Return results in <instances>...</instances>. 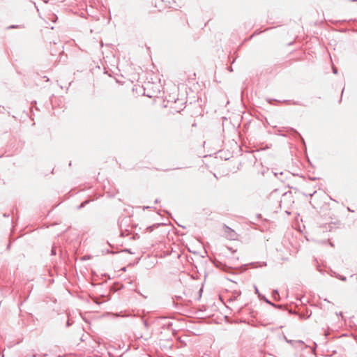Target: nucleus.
<instances>
[{
    "instance_id": "obj_1",
    "label": "nucleus",
    "mask_w": 357,
    "mask_h": 357,
    "mask_svg": "<svg viewBox=\"0 0 357 357\" xmlns=\"http://www.w3.org/2000/svg\"><path fill=\"white\" fill-rule=\"evenodd\" d=\"M255 294H257L259 300L264 301L267 304L271 305L274 308L279 309V310H283V306L282 305H278L273 302H271L269 299H268V297H266L264 295L261 294L257 287L255 286Z\"/></svg>"
},
{
    "instance_id": "obj_2",
    "label": "nucleus",
    "mask_w": 357,
    "mask_h": 357,
    "mask_svg": "<svg viewBox=\"0 0 357 357\" xmlns=\"http://www.w3.org/2000/svg\"><path fill=\"white\" fill-rule=\"evenodd\" d=\"M222 227L224 230V236L225 238L232 241L236 240L238 238V234L233 229L226 225L225 224L223 225Z\"/></svg>"
},
{
    "instance_id": "obj_3",
    "label": "nucleus",
    "mask_w": 357,
    "mask_h": 357,
    "mask_svg": "<svg viewBox=\"0 0 357 357\" xmlns=\"http://www.w3.org/2000/svg\"><path fill=\"white\" fill-rule=\"evenodd\" d=\"M266 266H267V264L265 261H264L262 263L257 261V262H251L248 264H243L240 267V268H241V271H245L247 268V266H250L252 268H257L259 267Z\"/></svg>"
},
{
    "instance_id": "obj_4",
    "label": "nucleus",
    "mask_w": 357,
    "mask_h": 357,
    "mask_svg": "<svg viewBox=\"0 0 357 357\" xmlns=\"http://www.w3.org/2000/svg\"><path fill=\"white\" fill-rule=\"evenodd\" d=\"M214 265L216 268H218L224 271H226V272H229L230 270L231 269V267L227 266V264L218 261V260H215L214 261Z\"/></svg>"
},
{
    "instance_id": "obj_5",
    "label": "nucleus",
    "mask_w": 357,
    "mask_h": 357,
    "mask_svg": "<svg viewBox=\"0 0 357 357\" xmlns=\"http://www.w3.org/2000/svg\"><path fill=\"white\" fill-rule=\"evenodd\" d=\"M287 131L289 132L291 135H294L298 137L300 139L302 144L304 145L305 148L306 149V144H305V142L304 139L296 129H294L293 128H288Z\"/></svg>"
},
{
    "instance_id": "obj_6",
    "label": "nucleus",
    "mask_w": 357,
    "mask_h": 357,
    "mask_svg": "<svg viewBox=\"0 0 357 357\" xmlns=\"http://www.w3.org/2000/svg\"><path fill=\"white\" fill-rule=\"evenodd\" d=\"M271 173L273 174L274 176H277L278 174L284 176L286 177V178H288L290 176V175H291L293 176H298V174H291L289 171H284V172H274L271 171Z\"/></svg>"
},
{
    "instance_id": "obj_7",
    "label": "nucleus",
    "mask_w": 357,
    "mask_h": 357,
    "mask_svg": "<svg viewBox=\"0 0 357 357\" xmlns=\"http://www.w3.org/2000/svg\"><path fill=\"white\" fill-rule=\"evenodd\" d=\"M272 297L276 301H279L280 300V296L279 294V291L278 289H273L272 291Z\"/></svg>"
},
{
    "instance_id": "obj_8",
    "label": "nucleus",
    "mask_w": 357,
    "mask_h": 357,
    "mask_svg": "<svg viewBox=\"0 0 357 357\" xmlns=\"http://www.w3.org/2000/svg\"><path fill=\"white\" fill-rule=\"evenodd\" d=\"M91 201H93V199H86V200L83 201L79 206H77V208L78 210L83 208L88 204H89Z\"/></svg>"
},
{
    "instance_id": "obj_9",
    "label": "nucleus",
    "mask_w": 357,
    "mask_h": 357,
    "mask_svg": "<svg viewBox=\"0 0 357 357\" xmlns=\"http://www.w3.org/2000/svg\"><path fill=\"white\" fill-rule=\"evenodd\" d=\"M160 225L161 224L160 223L153 224V225L147 227L146 229L148 232H151L154 229L159 227Z\"/></svg>"
},
{
    "instance_id": "obj_10",
    "label": "nucleus",
    "mask_w": 357,
    "mask_h": 357,
    "mask_svg": "<svg viewBox=\"0 0 357 357\" xmlns=\"http://www.w3.org/2000/svg\"><path fill=\"white\" fill-rule=\"evenodd\" d=\"M241 291H234L233 296L229 299V301H233L237 299V298L241 295Z\"/></svg>"
},
{
    "instance_id": "obj_11",
    "label": "nucleus",
    "mask_w": 357,
    "mask_h": 357,
    "mask_svg": "<svg viewBox=\"0 0 357 357\" xmlns=\"http://www.w3.org/2000/svg\"><path fill=\"white\" fill-rule=\"evenodd\" d=\"M317 192L316 190H313V191H303L302 192V194L306 197H312L315 193Z\"/></svg>"
},
{
    "instance_id": "obj_12",
    "label": "nucleus",
    "mask_w": 357,
    "mask_h": 357,
    "mask_svg": "<svg viewBox=\"0 0 357 357\" xmlns=\"http://www.w3.org/2000/svg\"><path fill=\"white\" fill-rule=\"evenodd\" d=\"M333 274H334L335 277H336L339 280L344 281V282L347 281V277H345L344 275H340L336 273L335 272H334Z\"/></svg>"
},
{
    "instance_id": "obj_13",
    "label": "nucleus",
    "mask_w": 357,
    "mask_h": 357,
    "mask_svg": "<svg viewBox=\"0 0 357 357\" xmlns=\"http://www.w3.org/2000/svg\"><path fill=\"white\" fill-rule=\"evenodd\" d=\"M283 102H287V103L291 102L293 105H303L301 103H300L298 101L284 100Z\"/></svg>"
},
{
    "instance_id": "obj_14",
    "label": "nucleus",
    "mask_w": 357,
    "mask_h": 357,
    "mask_svg": "<svg viewBox=\"0 0 357 357\" xmlns=\"http://www.w3.org/2000/svg\"><path fill=\"white\" fill-rule=\"evenodd\" d=\"M128 220V218L126 217L123 218L120 222H119V227L121 229L123 222H125V223H127Z\"/></svg>"
},
{
    "instance_id": "obj_15",
    "label": "nucleus",
    "mask_w": 357,
    "mask_h": 357,
    "mask_svg": "<svg viewBox=\"0 0 357 357\" xmlns=\"http://www.w3.org/2000/svg\"><path fill=\"white\" fill-rule=\"evenodd\" d=\"M17 28H24V25H10L8 27V29H17Z\"/></svg>"
},
{
    "instance_id": "obj_16",
    "label": "nucleus",
    "mask_w": 357,
    "mask_h": 357,
    "mask_svg": "<svg viewBox=\"0 0 357 357\" xmlns=\"http://www.w3.org/2000/svg\"><path fill=\"white\" fill-rule=\"evenodd\" d=\"M56 255V250L55 246H52L51 250V255Z\"/></svg>"
},
{
    "instance_id": "obj_17",
    "label": "nucleus",
    "mask_w": 357,
    "mask_h": 357,
    "mask_svg": "<svg viewBox=\"0 0 357 357\" xmlns=\"http://www.w3.org/2000/svg\"><path fill=\"white\" fill-rule=\"evenodd\" d=\"M143 324L146 328H148L149 327V324L147 320L143 319Z\"/></svg>"
},
{
    "instance_id": "obj_18",
    "label": "nucleus",
    "mask_w": 357,
    "mask_h": 357,
    "mask_svg": "<svg viewBox=\"0 0 357 357\" xmlns=\"http://www.w3.org/2000/svg\"><path fill=\"white\" fill-rule=\"evenodd\" d=\"M121 252H127V253H130V254H133V252L129 248H125V249L122 250Z\"/></svg>"
},
{
    "instance_id": "obj_19",
    "label": "nucleus",
    "mask_w": 357,
    "mask_h": 357,
    "mask_svg": "<svg viewBox=\"0 0 357 357\" xmlns=\"http://www.w3.org/2000/svg\"><path fill=\"white\" fill-rule=\"evenodd\" d=\"M333 73L334 74H337V68L336 67H333Z\"/></svg>"
},
{
    "instance_id": "obj_20",
    "label": "nucleus",
    "mask_w": 357,
    "mask_h": 357,
    "mask_svg": "<svg viewBox=\"0 0 357 357\" xmlns=\"http://www.w3.org/2000/svg\"><path fill=\"white\" fill-rule=\"evenodd\" d=\"M93 301H94V303H96L98 305H100L102 303V302L99 301L97 298L94 299Z\"/></svg>"
},
{
    "instance_id": "obj_21",
    "label": "nucleus",
    "mask_w": 357,
    "mask_h": 357,
    "mask_svg": "<svg viewBox=\"0 0 357 357\" xmlns=\"http://www.w3.org/2000/svg\"><path fill=\"white\" fill-rule=\"evenodd\" d=\"M71 324H72L70 323V320L68 319V320L67 321V322H66V327H69V326H71Z\"/></svg>"
},
{
    "instance_id": "obj_22",
    "label": "nucleus",
    "mask_w": 357,
    "mask_h": 357,
    "mask_svg": "<svg viewBox=\"0 0 357 357\" xmlns=\"http://www.w3.org/2000/svg\"><path fill=\"white\" fill-rule=\"evenodd\" d=\"M139 238V234H136L133 236L132 238L133 239H137V238Z\"/></svg>"
},
{
    "instance_id": "obj_23",
    "label": "nucleus",
    "mask_w": 357,
    "mask_h": 357,
    "mask_svg": "<svg viewBox=\"0 0 357 357\" xmlns=\"http://www.w3.org/2000/svg\"><path fill=\"white\" fill-rule=\"evenodd\" d=\"M284 338H285L286 342H288V343L292 344V343H293V342H294L293 340H287L286 337H284Z\"/></svg>"
},
{
    "instance_id": "obj_24",
    "label": "nucleus",
    "mask_w": 357,
    "mask_h": 357,
    "mask_svg": "<svg viewBox=\"0 0 357 357\" xmlns=\"http://www.w3.org/2000/svg\"><path fill=\"white\" fill-rule=\"evenodd\" d=\"M329 229V231H331V229H332V225H331V224H329V225H328V227H326V229Z\"/></svg>"
},
{
    "instance_id": "obj_25",
    "label": "nucleus",
    "mask_w": 357,
    "mask_h": 357,
    "mask_svg": "<svg viewBox=\"0 0 357 357\" xmlns=\"http://www.w3.org/2000/svg\"><path fill=\"white\" fill-rule=\"evenodd\" d=\"M4 109H4V107H3V106H0V112H1V113L3 112V110H4Z\"/></svg>"
},
{
    "instance_id": "obj_26",
    "label": "nucleus",
    "mask_w": 357,
    "mask_h": 357,
    "mask_svg": "<svg viewBox=\"0 0 357 357\" xmlns=\"http://www.w3.org/2000/svg\"><path fill=\"white\" fill-rule=\"evenodd\" d=\"M163 211L166 213L168 215L171 216V213L168 211L164 210Z\"/></svg>"
},
{
    "instance_id": "obj_27",
    "label": "nucleus",
    "mask_w": 357,
    "mask_h": 357,
    "mask_svg": "<svg viewBox=\"0 0 357 357\" xmlns=\"http://www.w3.org/2000/svg\"><path fill=\"white\" fill-rule=\"evenodd\" d=\"M167 325L168 328H170L172 326V322H168V324Z\"/></svg>"
},
{
    "instance_id": "obj_28",
    "label": "nucleus",
    "mask_w": 357,
    "mask_h": 357,
    "mask_svg": "<svg viewBox=\"0 0 357 357\" xmlns=\"http://www.w3.org/2000/svg\"><path fill=\"white\" fill-rule=\"evenodd\" d=\"M151 206H143V210H145V209H148V208H151Z\"/></svg>"
},
{
    "instance_id": "obj_29",
    "label": "nucleus",
    "mask_w": 357,
    "mask_h": 357,
    "mask_svg": "<svg viewBox=\"0 0 357 357\" xmlns=\"http://www.w3.org/2000/svg\"><path fill=\"white\" fill-rule=\"evenodd\" d=\"M273 100L275 101V99H273V100H272V99H268V100H267L268 102H269V103H271V101H273Z\"/></svg>"
},
{
    "instance_id": "obj_30",
    "label": "nucleus",
    "mask_w": 357,
    "mask_h": 357,
    "mask_svg": "<svg viewBox=\"0 0 357 357\" xmlns=\"http://www.w3.org/2000/svg\"><path fill=\"white\" fill-rule=\"evenodd\" d=\"M159 199H156L155 201H154V203L155 204H158L159 202Z\"/></svg>"
},
{
    "instance_id": "obj_31",
    "label": "nucleus",
    "mask_w": 357,
    "mask_h": 357,
    "mask_svg": "<svg viewBox=\"0 0 357 357\" xmlns=\"http://www.w3.org/2000/svg\"><path fill=\"white\" fill-rule=\"evenodd\" d=\"M10 243H9L8 244V245H7V248H7V250H9V249H10Z\"/></svg>"
},
{
    "instance_id": "obj_32",
    "label": "nucleus",
    "mask_w": 357,
    "mask_h": 357,
    "mask_svg": "<svg viewBox=\"0 0 357 357\" xmlns=\"http://www.w3.org/2000/svg\"><path fill=\"white\" fill-rule=\"evenodd\" d=\"M3 217H8L9 216V214H7V213H3Z\"/></svg>"
},
{
    "instance_id": "obj_33",
    "label": "nucleus",
    "mask_w": 357,
    "mask_h": 357,
    "mask_svg": "<svg viewBox=\"0 0 357 357\" xmlns=\"http://www.w3.org/2000/svg\"><path fill=\"white\" fill-rule=\"evenodd\" d=\"M347 210H348L349 211L354 212V211H353V210H351L349 207H347Z\"/></svg>"
},
{
    "instance_id": "obj_34",
    "label": "nucleus",
    "mask_w": 357,
    "mask_h": 357,
    "mask_svg": "<svg viewBox=\"0 0 357 357\" xmlns=\"http://www.w3.org/2000/svg\"><path fill=\"white\" fill-rule=\"evenodd\" d=\"M124 235H125L124 232H123V231H121V236H124Z\"/></svg>"
},
{
    "instance_id": "obj_35",
    "label": "nucleus",
    "mask_w": 357,
    "mask_h": 357,
    "mask_svg": "<svg viewBox=\"0 0 357 357\" xmlns=\"http://www.w3.org/2000/svg\"><path fill=\"white\" fill-rule=\"evenodd\" d=\"M121 271H126V267H123V268H121Z\"/></svg>"
},
{
    "instance_id": "obj_36",
    "label": "nucleus",
    "mask_w": 357,
    "mask_h": 357,
    "mask_svg": "<svg viewBox=\"0 0 357 357\" xmlns=\"http://www.w3.org/2000/svg\"><path fill=\"white\" fill-rule=\"evenodd\" d=\"M228 70H229L230 72H232V71H233V69H232V68H231V67H229V68H228Z\"/></svg>"
},
{
    "instance_id": "obj_37",
    "label": "nucleus",
    "mask_w": 357,
    "mask_h": 357,
    "mask_svg": "<svg viewBox=\"0 0 357 357\" xmlns=\"http://www.w3.org/2000/svg\"><path fill=\"white\" fill-rule=\"evenodd\" d=\"M308 178H313V179H315V178H319V177H309Z\"/></svg>"
},
{
    "instance_id": "obj_38",
    "label": "nucleus",
    "mask_w": 357,
    "mask_h": 357,
    "mask_svg": "<svg viewBox=\"0 0 357 357\" xmlns=\"http://www.w3.org/2000/svg\"><path fill=\"white\" fill-rule=\"evenodd\" d=\"M298 342L300 343V344H303L304 343L303 341H302V340H299V341H298Z\"/></svg>"
},
{
    "instance_id": "obj_39",
    "label": "nucleus",
    "mask_w": 357,
    "mask_h": 357,
    "mask_svg": "<svg viewBox=\"0 0 357 357\" xmlns=\"http://www.w3.org/2000/svg\"><path fill=\"white\" fill-rule=\"evenodd\" d=\"M290 314H294V312L293 310H289V312Z\"/></svg>"
},
{
    "instance_id": "obj_40",
    "label": "nucleus",
    "mask_w": 357,
    "mask_h": 357,
    "mask_svg": "<svg viewBox=\"0 0 357 357\" xmlns=\"http://www.w3.org/2000/svg\"><path fill=\"white\" fill-rule=\"evenodd\" d=\"M44 78H45V79H47V81H49L48 77H47L46 76H44Z\"/></svg>"
},
{
    "instance_id": "obj_41",
    "label": "nucleus",
    "mask_w": 357,
    "mask_h": 357,
    "mask_svg": "<svg viewBox=\"0 0 357 357\" xmlns=\"http://www.w3.org/2000/svg\"><path fill=\"white\" fill-rule=\"evenodd\" d=\"M44 78H45V79H47V81H49L48 77H47L46 76H44Z\"/></svg>"
},
{
    "instance_id": "obj_42",
    "label": "nucleus",
    "mask_w": 357,
    "mask_h": 357,
    "mask_svg": "<svg viewBox=\"0 0 357 357\" xmlns=\"http://www.w3.org/2000/svg\"><path fill=\"white\" fill-rule=\"evenodd\" d=\"M344 90V89H343L342 90L341 97L342 96V94H343Z\"/></svg>"
},
{
    "instance_id": "obj_43",
    "label": "nucleus",
    "mask_w": 357,
    "mask_h": 357,
    "mask_svg": "<svg viewBox=\"0 0 357 357\" xmlns=\"http://www.w3.org/2000/svg\"><path fill=\"white\" fill-rule=\"evenodd\" d=\"M325 301L330 303V301L328 299H324Z\"/></svg>"
},
{
    "instance_id": "obj_44",
    "label": "nucleus",
    "mask_w": 357,
    "mask_h": 357,
    "mask_svg": "<svg viewBox=\"0 0 357 357\" xmlns=\"http://www.w3.org/2000/svg\"><path fill=\"white\" fill-rule=\"evenodd\" d=\"M354 276H355V275H354V274H353V275H351L350 276V278H354Z\"/></svg>"
},
{
    "instance_id": "obj_45",
    "label": "nucleus",
    "mask_w": 357,
    "mask_h": 357,
    "mask_svg": "<svg viewBox=\"0 0 357 357\" xmlns=\"http://www.w3.org/2000/svg\"><path fill=\"white\" fill-rule=\"evenodd\" d=\"M339 315L342 316V312H340L339 313Z\"/></svg>"
},
{
    "instance_id": "obj_46",
    "label": "nucleus",
    "mask_w": 357,
    "mask_h": 357,
    "mask_svg": "<svg viewBox=\"0 0 357 357\" xmlns=\"http://www.w3.org/2000/svg\"><path fill=\"white\" fill-rule=\"evenodd\" d=\"M287 195V192H284V193L283 194V196H285V195Z\"/></svg>"
},
{
    "instance_id": "obj_47",
    "label": "nucleus",
    "mask_w": 357,
    "mask_h": 357,
    "mask_svg": "<svg viewBox=\"0 0 357 357\" xmlns=\"http://www.w3.org/2000/svg\"><path fill=\"white\" fill-rule=\"evenodd\" d=\"M202 289H201L199 290V294H202Z\"/></svg>"
},
{
    "instance_id": "obj_48",
    "label": "nucleus",
    "mask_w": 357,
    "mask_h": 357,
    "mask_svg": "<svg viewBox=\"0 0 357 357\" xmlns=\"http://www.w3.org/2000/svg\"><path fill=\"white\" fill-rule=\"evenodd\" d=\"M166 1L168 2L169 4L170 3V1L169 0H166Z\"/></svg>"
},
{
    "instance_id": "obj_49",
    "label": "nucleus",
    "mask_w": 357,
    "mask_h": 357,
    "mask_svg": "<svg viewBox=\"0 0 357 357\" xmlns=\"http://www.w3.org/2000/svg\"><path fill=\"white\" fill-rule=\"evenodd\" d=\"M314 346H315V348L317 347V344L314 342Z\"/></svg>"
},
{
    "instance_id": "obj_50",
    "label": "nucleus",
    "mask_w": 357,
    "mask_h": 357,
    "mask_svg": "<svg viewBox=\"0 0 357 357\" xmlns=\"http://www.w3.org/2000/svg\"><path fill=\"white\" fill-rule=\"evenodd\" d=\"M351 1H356L357 0H351Z\"/></svg>"
}]
</instances>
